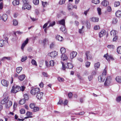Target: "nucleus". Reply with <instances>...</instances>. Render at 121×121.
Returning <instances> with one entry per match:
<instances>
[{
    "label": "nucleus",
    "instance_id": "f257e3e1",
    "mask_svg": "<svg viewBox=\"0 0 121 121\" xmlns=\"http://www.w3.org/2000/svg\"><path fill=\"white\" fill-rule=\"evenodd\" d=\"M61 63L62 66V69L63 70H65V68L72 69L73 67V65L71 63H67L65 65L63 62H61Z\"/></svg>",
    "mask_w": 121,
    "mask_h": 121
},
{
    "label": "nucleus",
    "instance_id": "f03ea898",
    "mask_svg": "<svg viewBox=\"0 0 121 121\" xmlns=\"http://www.w3.org/2000/svg\"><path fill=\"white\" fill-rule=\"evenodd\" d=\"M21 90V88L20 87L16 85H14L13 86L11 92L16 93Z\"/></svg>",
    "mask_w": 121,
    "mask_h": 121
},
{
    "label": "nucleus",
    "instance_id": "7ed1b4c3",
    "mask_svg": "<svg viewBox=\"0 0 121 121\" xmlns=\"http://www.w3.org/2000/svg\"><path fill=\"white\" fill-rule=\"evenodd\" d=\"M39 88H32L31 90L30 93L33 95H35L40 91Z\"/></svg>",
    "mask_w": 121,
    "mask_h": 121
},
{
    "label": "nucleus",
    "instance_id": "20e7f679",
    "mask_svg": "<svg viewBox=\"0 0 121 121\" xmlns=\"http://www.w3.org/2000/svg\"><path fill=\"white\" fill-rule=\"evenodd\" d=\"M111 78L110 76H108L107 77L104 83L105 86H106L109 85L111 82Z\"/></svg>",
    "mask_w": 121,
    "mask_h": 121
},
{
    "label": "nucleus",
    "instance_id": "39448f33",
    "mask_svg": "<svg viewBox=\"0 0 121 121\" xmlns=\"http://www.w3.org/2000/svg\"><path fill=\"white\" fill-rule=\"evenodd\" d=\"M57 52L54 51L51 52L49 53L48 55V56H50L54 58L55 56L57 55Z\"/></svg>",
    "mask_w": 121,
    "mask_h": 121
},
{
    "label": "nucleus",
    "instance_id": "423d86ee",
    "mask_svg": "<svg viewBox=\"0 0 121 121\" xmlns=\"http://www.w3.org/2000/svg\"><path fill=\"white\" fill-rule=\"evenodd\" d=\"M105 76L103 75H101L99 76L98 80L100 82H103L105 80Z\"/></svg>",
    "mask_w": 121,
    "mask_h": 121
},
{
    "label": "nucleus",
    "instance_id": "0eeeda50",
    "mask_svg": "<svg viewBox=\"0 0 121 121\" xmlns=\"http://www.w3.org/2000/svg\"><path fill=\"white\" fill-rule=\"evenodd\" d=\"M1 83L2 85L4 86H7L9 85V82L6 80L3 79L1 81Z\"/></svg>",
    "mask_w": 121,
    "mask_h": 121
},
{
    "label": "nucleus",
    "instance_id": "6e6552de",
    "mask_svg": "<svg viewBox=\"0 0 121 121\" xmlns=\"http://www.w3.org/2000/svg\"><path fill=\"white\" fill-rule=\"evenodd\" d=\"M31 8V6L28 3L26 4H23L22 7V9H27L28 10L30 9Z\"/></svg>",
    "mask_w": 121,
    "mask_h": 121
},
{
    "label": "nucleus",
    "instance_id": "1a4fd4ad",
    "mask_svg": "<svg viewBox=\"0 0 121 121\" xmlns=\"http://www.w3.org/2000/svg\"><path fill=\"white\" fill-rule=\"evenodd\" d=\"M28 38H27L26 40L24 41V42L22 43L21 47V48L23 50L24 47L28 43Z\"/></svg>",
    "mask_w": 121,
    "mask_h": 121
},
{
    "label": "nucleus",
    "instance_id": "9d476101",
    "mask_svg": "<svg viewBox=\"0 0 121 121\" xmlns=\"http://www.w3.org/2000/svg\"><path fill=\"white\" fill-rule=\"evenodd\" d=\"M9 99L8 97H7L4 99L1 102L2 104H6L8 101Z\"/></svg>",
    "mask_w": 121,
    "mask_h": 121
},
{
    "label": "nucleus",
    "instance_id": "9b49d317",
    "mask_svg": "<svg viewBox=\"0 0 121 121\" xmlns=\"http://www.w3.org/2000/svg\"><path fill=\"white\" fill-rule=\"evenodd\" d=\"M77 54V52L75 51H73L70 54V57L71 59H72L76 56Z\"/></svg>",
    "mask_w": 121,
    "mask_h": 121
},
{
    "label": "nucleus",
    "instance_id": "f8f14e48",
    "mask_svg": "<svg viewBox=\"0 0 121 121\" xmlns=\"http://www.w3.org/2000/svg\"><path fill=\"white\" fill-rule=\"evenodd\" d=\"M90 52L89 51H87L85 53L86 55V59L87 60H88L89 59H91L92 57L91 55H90Z\"/></svg>",
    "mask_w": 121,
    "mask_h": 121
},
{
    "label": "nucleus",
    "instance_id": "ddd939ff",
    "mask_svg": "<svg viewBox=\"0 0 121 121\" xmlns=\"http://www.w3.org/2000/svg\"><path fill=\"white\" fill-rule=\"evenodd\" d=\"M12 105V102L10 101L9 100L8 101L6 104L5 107L7 108H9Z\"/></svg>",
    "mask_w": 121,
    "mask_h": 121
},
{
    "label": "nucleus",
    "instance_id": "4468645a",
    "mask_svg": "<svg viewBox=\"0 0 121 121\" xmlns=\"http://www.w3.org/2000/svg\"><path fill=\"white\" fill-rule=\"evenodd\" d=\"M90 20L94 22H98L99 20V18L97 17H92L90 18Z\"/></svg>",
    "mask_w": 121,
    "mask_h": 121
},
{
    "label": "nucleus",
    "instance_id": "2eb2a0df",
    "mask_svg": "<svg viewBox=\"0 0 121 121\" xmlns=\"http://www.w3.org/2000/svg\"><path fill=\"white\" fill-rule=\"evenodd\" d=\"M43 93L42 92H39L37 94V98L38 99H41L42 97Z\"/></svg>",
    "mask_w": 121,
    "mask_h": 121
},
{
    "label": "nucleus",
    "instance_id": "dca6fc26",
    "mask_svg": "<svg viewBox=\"0 0 121 121\" xmlns=\"http://www.w3.org/2000/svg\"><path fill=\"white\" fill-rule=\"evenodd\" d=\"M61 60H62L65 61L68 59V57L65 54H62L61 57Z\"/></svg>",
    "mask_w": 121,
    "mask_h": 121
},
{
    "label": "nucleus",
    "instance_id": "f3484780",
    "mask_svg": "<svg viewBox=\"0 0 121 121\" xmlns=\"http://www.w3.org/2000/svg\"><path fill=\"white\" fill-rule=\"evenodd\" d=\"M104 57L106 58V59L108 61H110V58H112V56L111 55H108V54H107L106 55H105L104 56Z\"/></svg>",
    "mask_w": 121,
    "mask_h": 121
},
{
    "label": "nucleus",
    "instance_id": "a211bd4d",
    "mask_svg": "<svg viewBox=\"0 0 121 121\" xmlns=\"http://www.w3.org/2000/svg\"><path fill=\"white\" fill-rule=\"evenodd\" d=\"M7 15L6 14H3L1 17V19L4 22H5L7 20Z\"/></svg>",
    "mask_w": 121,
    "mask_h": 121
},
{
    "label": "nucleus",
    "instance_id": "6ab92c4d",
    "mask_svg": "<svg viewBox=\"0 0 121 121\" xmlns=\"http://www.w3.org/2000/svg\"><path fill=\"white\" fill-rule=\"evenodd\" d=\"M56 38L57 40L60 41H62L63 39L62 36L58 35H57L56 36Z\"/></svg>",
    "mask_w": 121,
    "mask_h": 121
},
{
    "label": "nucleus",
    "instance_id": "aec40b11",
    "mask_svg": "<svg viewBox=\"0 0 121 121\" xmlns=\"http://www.w3.org/2000/svg\"><path fill=\"white\" fill-rule=\"evenodd\" d=\"M58 22L60 25H62L63 26L65 25V21L64 19H63L59 21H58Z\"/></svg>",
    "mask_w": 121,
    "mask_h": 121
},
{
    "label": "nucleus",
    "instance_id": "412c9836",
    "mask_svg": "<svg viewBox=\"0 0 121 121\" xmlns=\"http://www.w3.org/2000/svg\"><path fill=\"white\" fill-rule=\"evenodd\" d=\"M25 77V75L24 74H22L19 76L18 78L20 81H22L24 80Z\"/></svg>",
    "mask_w": 121,
    "mask_h": 121
},
{
    "label": "nucleus",
    "instance_id": "4be33fe9",
    "mask_svg": "<svg viewBox=\"0 0 121 121\" xmlns=\"http://www.w3.org/2000/svg\"><path fill=\"white\" fill-rule=\"evenodd\" d=\"M108 2L106 0L103 1L102 2V5L104 6H106L108 4Z\"/></svg>",
    "mask_w": 121,
    "mask_h": 121
},
{
    "label": "nucleus",
    "instance_id": "5701e85b",
    "mask_svg": "<svg viewBox=\"0 0 121 121\" xmlns=\"http://www.w3.org/2000/svg\"><path fill=\"white\" fill-rule=\"evenodd\" d=\"M6 43L3 39L1 40H0V47H2Z\"/></svg>",
    "mask_w": 121,
    "mask_h": 121
},
{
    "label": "nucleus",
    "instance_id": "b1692460",
    "mask_svg": "<svg viewBox=\"0 0 121 121\" xmlns=\"http://www.w3.org/2000/svg\"><path fill=\"white\" fill-rule=\"evenodd\" d=\"M13 4L14 6H16L17 5H18L19 4V0H14L13 2Z\"/></svg>",
    "mask_w": 121,
    "mask_h": 121
},
{
    "label": "nucleus",
    "instance_id": "393cba45",
    "mask_svg": "<svg viewBox=\"0 0 121 121\" xmlns=\"http://www.w3.org/2000/svg\"><path fill=\"white\" fill-rule=\"evenodd\" d=\"M115 14L117 17H121V11L119 10L117 11Z\"/></svg>",
    "mask_w": 121,
    "mask_h": 121
},
{
    "label": "nucleus",
    "instance_id": "a878e982",
    "mask_svg": "<svg viewBox=\"0 0 121 121\" xmlns=\"http://www.w3.org/2000/svg\"><path fill=\"white\" fill-rule=\"evenodd\" d=\"M100 66V64L99 62H98L95 64L94 65V67L96 70L97 69L99 68Z\"/></svg>",
    "mask_w": 121,
    "mask_h": 121
},
{
    "label": "nucleus",
    "instance_id": "bb28decb",
    "mask_svg": "<svg viewBox=\"0 0 121 121\" xmlns=\"http://www.w3.org/2000/svg\"><path fill=\"white\" fill-rule=\"evenodd\" d=\"M116 80L119 83L121 82V76H118L116 78Z\"/></svg>",
    "mask_w": 121,
    "mask_h": 121
},
{
    "label": "nucleus",
    "instance_id": "cd10ccee",
    "mask_svg": "<svg viewBox=\"0 0 121 121\" xmlns=\"http://www.w3.org/2000/svg\"><path fill=\"white\" fill-rule=\"evenodd\" d=\"M117 31L116 30H113L111 31L110 32V34L111 36H114L116 35L117 34Z\"/></svg>",
    "mask_w": 121,
    "mask_h": 121
},
{
    "label": "nucleus",
    "instance_id": "c85d7f7f",
    "mask_svg": "<svg viewBox=\"0 0 121 121\" xmlns=\"http://www.w3.org/2000/svg\"><path fill=\"white\" fill-rule=\"evenodd\" d=\"M22 69V68L21 67H18L16 68V72L18 73H19Z\"/></svg>",
    "mask_w": 121,
    "mask_h": 121
},
{
    "label": "nucleus",
    "instance_id": "c756f323",
    "mask_svg": "<svg viewBox=\"0 0 121 121\" xmlns=\"http://www.w3.org/2000/svg\"><path fill=\"white\" fill-rule=\"evenodd\" d=\"M60 51L61 53L64 54L66 52V50L64 48L62 47L60 49Z\"/></svg>",
    "mask_w": 121,
    "mask_h": 121
},
{
    "label": "nucleus",
    "instance_id": "7c9ffc66",
    "mask_svg": "<svg viewBox=\"0 0 121 121\" xmlns=\"http://www.w3.org/2000/svg\"><path fill=\"white\" fill-rule=\"evenodd\" d=\"M60 30H61L64 33H65L66 30L65 27V26H63L61 27L60 28Z\"/></svg>",
    "mask_w": 121,
    "mask_h": 121
},
{
    "label": "nucleus",
    "instance_id": "2f4dec72",
    "mask_svg": "<svg viewBox=\"0 0 121 121\" xmlns=\"http://www.w3.org/2000/svg\"><path fill=\"white\" fill-rule=\"evenodd\" d=\"M25 102V100L24 99H21L19 102V104H24Z\"/></svg>",
    "mask_w": 121,
    "mask_h": 121
},
{
    "label": "nucleus",
    "instance_id": "473e14b6",
    "mask_svg": "<svg viewBox=\"0 0 121 121\" xmlns=\"http://www.w3.org/2000/svg\"><path fill=\"white\" fill-rule=\"evenodd\" d=\"M86 26L88 29H90V24L88 21H86Z\"/></svg>",
    "mask_w": 121,
    "mask_h": 121
},
{
    "label": "nucleus",
    "instance_id": "72a5a7b5",
    "mask_svg": "<svg viewBox=\"0 0 121 121\" xmlns=\"http://www.w3.org/2000/svg\"><path fill=\"white\" fill-rule=\"evenodd\" d=\"M32 110L33 112H36L38 111L39 109V108L38 107H35Z\"/></svg>",
    "mask_w": 121,
    "mask_h": 121
},
{
    "label": "nucleus",
    "instance_id": "f704fd0d",
    "mask_svg": "<svg viewBox=\"0 0 121 121\" xmlns=\"http://www.w3.org/2000/svg\"><path fill=\"white\" fill-rule=\"evenodd\" d=\"M117 51L118 53L121 54V46H119L117 48Z\"/></svg>",
    "mask_w": 121,
    "mask_h": 121
},
{
    "label": "nucleus",
    "instance_id": "c9c22d12",
    "mask_svg": "<svg viewBox=\"0 0 121 121\" xmlns=\"http://www.w3.org/2000/svg\"><path fill=\"white\" fill-rule=\"evenodd\" d=\"M107 47L109 48L113 49L115 48V46L114 45H108L107 46Z\"/></svg>",
    "mask_w": 121,
    "mask_h": 121
},
{
    "label": "nucleus",
    "instance_id": "e433bc0d",
    "mask_svg": "<svg viewBox=\"0 0 121 121\" xmlns=\"http://www.w3.org/2000/svg\"><path fill=\"white\" fill-rule=\"evenodd\" d=\"M73 6L71 4H69L68 6V9L69 10L72 9L73 8Z\"/></svg>",
    "mask_w": 121,
    "mask_h": 121
},
{
    "label": "nucleus",
    "instance_id": "4c0bfd02",
    "mask_svg": "<svg viewBox=\"0 0 121 121\" xmlns=\"http://www.w3.org/2000/svg\"><path fill=\"white\" fill-rule=\"evenodd\" d=\"M33 2L35 5H37L39 4V0H33Z\"/></svg>",
    "mask_w": 121,
    "mask_h": 121
},
{
    "label": "nucleus",
    "instance_id": "58836bf2",
    "mask_svg": "<svg viewBox=\"0 0 121 121\" xmlns=\"http://www.w3.org/2000/svg\"><path fill=\"white\" fill-rule=\"evenodd\" d=\"M92 3H94L96 4H98L99 3V0H93L92 1Z\"/></svg>",
    "mask_w": 121,
    "mask_h": 121
},
{
    "label": "nucleus",
    "instance_id": "ea45409f",
    "mask_svg": "<svg viewBox=\"0 0 121 121\" xmlns=\"http://www.w3.org/2000/svg\"><path fill=\"white\" fill-rule=\"evenodd\" d=\"M120 3L119 1L115 2L114 3V6L115 7H117L119 5Z\"/></svg>",
    "mask_w": 121,
    "mask_h": 121
},
{
    "label": "nucleus",
    "instance_id": "a19ab883",
    "mask_svg": "<svg viewBox=\"0 0 121 121\" xmlns=\"http://www.w3.org/2000/svg\"><path fill=\"white\" fill-rule=\"evenodd\" d=\"M24 99L26 100H28L29 99V97L26 94H24Z\"/></svg>",
    "mask_w": 121,
    "mask_h": 121
},
{
    "label": "nucleus",
    "instance_id": "79ce46f5",
    "mask_svg": "<svg viewBox=\"0 0 121 121\" xmlns=\"http://www.w3.org/2000/svg\"><path fill=\"white\" fill-rule=\"evenodd\" d=\"M27 59V57L26 56H23L21 59V61L22 62H23L25 60H26Z\"/></svg>",
    "mask_w": 121,
    "mask_h": 121
},
{
    "label": "nucleus",
    "instance_id": "37998d69",
    "mask_svg": "<svg viewBox=\"0 0 121 121\" xmlns=\"http://www.w3.org/2000/svg\"><path fill=\"white\" fill-rule=\"evenodd\" d=\"M13 24L14 26H16L18 24V22L16 20L14 19L13 20Z\"/></svg>",
    "mask_w": 121,
    "mask_h": 121
},
{
    "label": "nucleus",
    "instance_id": "c03bdc74",
    "mask_svg": "<svg viewBox=\"0 0 121 121\" xmlns=\"http://www.w3.org/2000/svg\"><path fill=\"white\" fill-rule=\"evenodd\" d=\"M63 104V101L61 99H59V102L57 103L58 105L60 104L61 105Z\"/></svg>",
    "mask_w": 121,
    "mask_h": 121
},
{
    "label": "nucleus",
    "instance_id": "a18cd8bd",
    "mask_svg": "<svg viewBox=\"0 0 121 121\" xmlns=\"http://www.w3.org/2000/svg\"><path fill=\"white\" fill-rule=\"evenodd\" d=\"M31 63L33 65H35L36 66L37 65L36 62L34 60H32L31 61Z\"/></svg>",
    "mask_w": 121,
    "mask_h": 121
},
{
    "label": "nucleus",
    "instance_id": "49530a36",
    "mask_svg": "<svg viewBox=\"0 0 121 121\" xmlns=\"http://www.w3.org/2000/svg\"><path fill=\"white\" fill-rule=\"evenodd\" d=\"M117 22V19L115 18H113V19L112 22L113 24H115Z\"/></svg>",
    "mask_w": 121,
    "mask_h": 121
},
{
    "label": "nucleus",
    "instance_id": "de8ad7c7",
    "mask_svg": "<svg viewBox=\"0 0 121 121\" xmlns=\"http://www.w3.org/2000/svg\"><path fill=\"white\" fill-rule=\"evenodd\" d=\"M20 112L21 114H23L25 113V110L24 109L22 108L20 110Z\"/></svg>",
    "mask_w": 121,
    "mask_h": 121
},
{
    "label": "nucleus",
    "instance_id": "09e8293b",
    "mask_svg": "<svg viewBox=\"0 0 121 121\" xmlns=\"http://www.w3.org/2000/svg\"><path fill=\"white\" fill-rule=\"evenodd\" d=\"M58 81L60 82H63L64 81V79L62 78L59 77L58 78Z\"/></svg>",
    "mask_w": 121,
    "mask_h": 121
},
{
    "label": "nucleus",
    "instance_id": "8fccbe9b",
    "mask_svg": "<svg viewBox=\"0 0 121 121\" xmlns=\"http://www.w3.org/2000/svg\"><path fill=\"white\" fill-rule=\"evenodd\" d=\"M90 64V63L88 61L85 64V65L86 67H89Z\"/></svg>",
    "mask_w": 121,
    "mask_h": 121
},
{
    "label": "nucleus",
    "instance_id": "3c124183",
    "mask_svg": "<svg viewBox=\"0 0 121 121\" xmlns=\"http://www.w3.org/2000/svg\"><path fill=\"white\" fill-rule=\"evenodd\" d=\"M106 67H105V69L104 70L103 72L102 73V75H103L105 76L106 75V74L107 71L106 70Z\"/></svg>",
    "mask_w": 121,
    "mask_h": 121
},
{
    "label": "nucleus",
    "instance_id": "603ef678",
    "mask_svg": "<svg viewBox=\"0 0 121 121\" xmlns=\"http://www.w3.org/2000/svg\"><path fill=\"white\" fill-rule=\"evenodd\" d=\"M54 61L52 60H51L50 61V65L51 66H53L54 65Z\"/></svg>",
    "mask_w": 121,
    "mask_h": 121
},
{
    "label": "nucleus",
    "instance_id": "864d4df0",
    "mask_svg": "<svg viewBox=\"0 0 121 121\" xmlns=\"http://www.w3.org/2000/svg\"><path fill=\"white\" fill-rule=\"evenodd\" d=\"M26 114L27 116L30 117V116L32 115V114L31 112H27Z\"/></svg>",
    "mask_w": 121,
    "mask_h": 121
},
{
    "label": "nucleus",
    "instance_id": "5fc2aeb1",
    "mask_svg": "<svg viewBox=\"0 0 121 121\" xmlns=\"http://www.w3.org/2000/svg\"><path fill=\"white\" fill-rule=\"evenodd\" d=\"M66 0H60L59 3L60 4H62L64 3Z\"/></svg>",
    "mask_w": 121,
    "mask_h": 121
},
{
    "label": "nucleus",
    "instance_id": "6e6d98bb",
    "mask_svg": "<svg viewBox=\"0 0 121 121\" xmlns=\"http://www.w3.org/2000/svg\"><path fill=\"white\" fill-rule=\"evenodd\" d=\"M93 78V76L91 74L88 77V78L89 80L90 81Z\"/></svg>",
    "mask_w": 121,
    "mask_h": 121
},
{
    "label": "nucleus",
    "instance_id": "4d7b16f0",
    "mask_svg": "<svg viewBox=\"0 0 121 121\" xmlns=\"http://www.w3.org/2000/svg\"><path fill=\"white\" fill-rule=\"evenodd\" d=\"M30 106L31 108H33L35 107V104L33 103H31L30 104Z\"/></svg>",
    "mask_w": 121,
    "mask_h": 121
},
{
    "label": "nucleus",
    "instance_id": "13d9d810",
    "mask_svg": "<svg viewBox=\"0 0 121 121\" xmlns=\"http://www.w3.org/2000/svg\"><path fill=\"white\" fill-rule=\"evenodd\" d=\"M97 10L99 15H100L101 14V9L100 8H97Z\"/></svg>",
    "mask_w": 121,
    "mask_h": 121
},
{
    "label": "nucleus",
    "instance_id": "bf43d9fd",
    "mask_svg": "<svg viewBox=\"0 0 121 121\" xmlns=\"http://www.w3.org/2000/svg\"><path fill=\"white\" fill-rule=\"evenodd\" d=\"M94 29L95 30L99 29V26L96 25L94 27Z\"/></svg>",
    "mask_w": 121,
    "mask_h": 121
},
{
    "label": "nucleus",
    "instance_id": "052dcab7",
    "mask_svg": "<svg viewBox=\"0 0 121 121\" xmlns=\"http://www.w3.org/2000/svg\"><path fill=\"white\" fill-rule=\"evenodd\" d=\"M116 100L118 102L120 101L121 100V96L118 97L116 99Z\"/></svg>",
    "mask_w": 121,
    "mask_h": 121
},
{
    "label": "nucleus",
    "instance_id": "680f3d73",
    "mask_svg": "<svg viewBox=\"0 0 121 121\" xmlns=\"http://www.w3.org/2000/svg\"><path fill=\"white\" fill-rule=\"evenodd\" d=\"M23 4H26L28 3V0H22Z\"/></svg>",
    "mask_w": 121,
    "mask_h": 121
},
{
    "label": "nucleus",
    "instance_id": "e2e57ef3",
    "mask_svg": "<svg viewBox=\"0 0 121 121\" xmlns=\"http://www.w3.org/2000/svg\"><path fill=\"white\" fill-rule=\"evenodd\" d=\"M55 24V21L51 23L49 25V26H52L54 25Z\"/></svg>",
    "mask_w": 121,
    "mask_h": 121
},
{
    "label": "nucleus",
    "instance_id": "0e129e2a",
    "mask_svg": "<svg viewBox=\"0 0 121 121\" xmlns=\"http://www.w3.org/2000/svg\"><path fill=\"white\" fill-rule=\"evenodd\" d=\"M101 32V33L103 35H105L106 34V31L104 30H102Z\"/></svg>",
    "mask_w": 121,
    "mask_h": 121
},
{
    "label": "nucleus",
    "instance_id": "69168bd1",
    "mask_svg": "<svg viewBox=\"0 0 121 121\" xmlns=\"http://www.w3.org/2000/svg\"><path fill=\"white\" fill-rule=\"evenodd\" d=\"M49 22L48 21V22L45 23L43 26V28H45L47 26L48 23H49Z\"/></svg>",
    "mask_w": 121,
    "mask_h": 121
},
{
    "label": "nucleus",
    "instance_id": "338daca9",
    "mask_svg": "<svg viewBox=\"0 0 121 121\" xmlns=\"http://www.w3.org/2000/svg\"><path fill=\"white\" fill-rule=\"evenodd\" d=\"M68 95L69 98H71L72 96V94L71 92H70L68 94Z\"/></svg>",
    "mask_w": 121,
    "mask_h": 121
},
{
    "label": "nucleus",
    "instance_id": "774afa93",
    "mask_svg": "<svg viewBox=\"0 0 121 121\" xmlns=\"http://www.w3.org/2000/svg\"><path fill=\"white\" fill-rule=\"evenodd\" d=\"M107 10L108 12H110L111 10V7H110L108 6L107 7Z\"/></svg>",
    "mask_w": 121,
    "mask_h": 121
}]
</instances>
